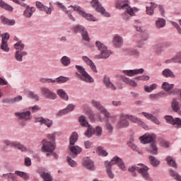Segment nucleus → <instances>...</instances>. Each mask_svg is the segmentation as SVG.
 Wrapping results in <instances>:
<instances>
[{
  "mask_svg": "<svg viewBox=\"0 0 181 181\" xmlns=\"http://www.w3.org/2000/svg\"><path fill=\"white\" fill-rule=\"evenodd\" d=\"M23 56H28V52L16 51L15 53V59L17 62H23Z\"/></svg>",
  "mask_w": 181,
  "mask_h": 181,
  "instance_id": "2f4dec72",
  "label": "nucleus"
},
{
  "mask_svg": "<svg viewBox=\"0 0 181 181\" xmlns=\"http://www.w3.org/2000/svg\"><path fill=\"white\" fill-rule=\"evenodd\" d=\"M22 100H23L22 96L18 95L12 98L4 99L3 100V103H6V104L11 103L12 104H13L15 103H19V101H22Z\"/></svg>",
  "mask_w": 181,
  "mask_h": 181,
  "instance_id": "c756f323",
  "label": "nucleus"
},
{
  "mask_svg": "<svg viewBox=\"0 0 181 181\" xmlns=\"http://www.w3.org/2000/svg\"><path fill=\"white\" fill-rule=\"evenodd\" d=\"M74 31L76 32V33H81L82 35L83 40H86V42H90V37H88V33L87 32V30H86V28L83 27V25H76L74 28Z\"/></svg>",
  "mask_w": 181,
  "mask_h": 181,
  "instance_id": "f8f14e48",
  "label": "nucleus"
},
{
  "mask_svg": "<svg viewBox=\"0 0 181 181\" xmlns=\"http://www.w3.org/2000/svg\"><path fill=\"white\" fill-rule=\"evenodd\" d=\"M35 122H40V124L46 125L47 128H50L53 125V120L44 118L43 117H35Z\"/></svg>",
  "mask_w": 181,
  "mask_h": 181,
  "instance_id": "412c9836",
  "label": "nucleus"
},
{
  "mask_svg": "<svg viewBox=\"0 0 181 181\" xmlns=\"http://www.w3.org/2000/svg\"><path fill=\"white\" fill-rule=\"evenodd\" d=\"M165 119L166 120L168 124H171V125H174L175 128H180L181 127V119L180 118H175L173 119V117L170 115H165Z\"/></svg>",
  "mask_w": 181,
  "mask_h": 181,
  "instance_id": "f3484780",
  "label": "nucleus"
},
{
  "mask_svg": "<svg viewBox=\"0 0 181 181\" xmlns=\"http://www.w3.org/2000/svg\"><path fill=\"white\" fill-rule=\"evenodd\" d=\"M117 9H123L127 15L129 16H134L135 12H138V8H131L130 5L126 4L124 0H119L117 1L115 5Z\"/></svg>",
  "mask_w": 181,
  "mask_h": 181,
  "instance_id": "39448f33",
  "label": "nucleus"
},
{
  "mask_svg": "<svg viewBox=\"0 0 181 181\" xmlns=\"http://www.w3.org/2000/svg\"><path fill=\"white\" fill-rule=\"evenodd\" d=\"M28 97H30V98H32L33 100H35V101H39V95L35 94V93L33 92H29Z\"/></svg>",
  "mask_w": 181,
  "mask_h": 181,
  "instance_id": "5fc2aeb1",
  "label": "nucleus"
},
{
  "mask_svg": "<svg viewBox=\"0 0 181 181\" xmlns=\"http://www.w3.org/2000/svg\"><path fill=\"white\" fill-rule=\"evenodd\" d=\"M69 8H73L74 11H76V12H78L83 18H86L88 21H92L93 22H95V17L93 16V14L86 13L84 11H83V8L78 6H71Z\"/></svg>",
  "mask_w": 181,
  "mask_h": 181,
  "instance_id": "9b49d317",
  "label": "nucleus"
},
{
  "mask_svg": "<svg viewBox=\"0 0 181 181\" xmlns=\"http://www.w3.org/2000/svg\"><path fill=\"white\" fill-rule=\"evenodd\" d=\"M157 87H158V84H156V83H153L150 86H145L144 90L146 93H151V91H153V90H156Z\"/></svg>",
  "mask_w": 181,
  "mask_h": 181,
  "instance_id": "a18cd8bd",
  "label": "nucleus"
},
{
  "mask_svg": "<svg viewBox=\"0 0 181 181\" xmlns=\"http://www.w3.org/2000/svg\"><path fill=\"white\" fill-rule=\"evenodd\" d=\"M161 74L163 77H165V78H175V77H176L175 73L169 69H165L163 70Z\"/></svg>",
  "mask_w": 181,
  "mask_h": 181,
  "instance_id": "b1692460",
  "label": "nucleus"
},
{
  "mask_svg": "<svg viewBox=\"0 0 181 181\" xmlns=\"http://www.w3.org/2000/svg\"><path fill=\"white\" fill-rule=\"evenodd\" d=\"M90 5L92 8H94L97 12H99V13H101V15H103V16H106L108 18L110 16V13L105 11V8L103 7V5L100 4L98 0H92L90 2Z\"/></svg>",
  "mask_w": 181,
  "mask_h": 181,
  "instance_id": "9d476101",
  "label": "nucleus"
},
{
  "mask_svg": "<svg viewBox=\"0 0 181 181\" xmlns=\"http://www.w3.org/2000/svg\"><path fill=\"white\" fill-rule=\"evenodd\" d=\"M141 114L146 118V119H149L151 122L156 124V125H160V121H159L158 117L153 116V115L146 112H142Z\"/></svg>",
  "mask_w": 181,
  "mask_h": 181,
  "instance_id": "4be33fe9",
  "label": "nucleus"
},
{
  "mask_svg": "<svg viewBox=\"0 0 181 181\" xmlns=\"http://www.w3.org/2000/svg\"><path fill=\"white\" fill-rule=\"evenodd\" d=\"M14 115L16 117H18V119H21V121H30V119H32V113H30V111H25L22 112H15Z\"/></svg>",
  "mask_w": 181,
  "mask_h": 181,
  "instance_id": "a211bd4d",
  "label": "nucleus"
},
{
  "mask_svg": "<svg viewBox=\"0 0 181 181\" xmlns=\"http://www.w3.org/2000/svg\"><path fill=\"white\" fill-rule=\"evenodd\" d=\"M170 23H171V25H173V26H174V28H175V29H177V33H179V35H181L180 25H179V24H177V23H175L173 21H170Z\"/></svg>",
  "mask_w": 181,
  "mask_h": 181,
  "instance_id": "864d4df0",
  "label": "nucleus"
},
{
  "mask_svg": "<svg viewBox=\"0 0 181 181\" xmlns=\"http://www.w3.org/2000/svg\"><path fill=\"white\" fill-rule=\"evenodd\" d=\"M160 146L163 147V148H169V143L165 140L162 141L160 142Z\"/></svg>",
  "mask_w": 181,
  "mask_h": 181,
  "instance_id": "0e129e2a",
  "label": "nucleus"
},
{
  "mask_svg": "<svg viewBox=\"0 0 181 181\" xmlns=\"http://www.w3.org/2000/svg\"><path fill=\"white\" fill-rule=\"evenodd\" d=\"M15 175H16L17 176H19L20 177H21L25 181L29 180V175H28L27 173H25L23 171L16 170Z\"/></svg>",
  "mask_w": 181,
  "mask_h": 181,
  "instance_id": "f704fd0d",
  "label": "nucleus"
},
{
  "mask_svg": "<svg viewBox=\"0 0 181 181\" xmlns=\"http://www.w3.org/2000/svg\"><path fill=\"white\" fill-rule=\"evenodd\" d=\"M79 122L82 127H88L86 132H85V135L87 138H91L94 134H96L97 136H101L103 134V129L101 127L97 126L95 129L91 127L87 120H86V117L81 116L79 117Z\"/></svg>",
  "mask_w": 181,
  "mask_h": 181,
  "instance_id": "7ed1b4c3",
  "label": "nucleus"
},
{
  "mask_svg": "<svg viewBox=\"0 0 181 181\" xmlns=\"http://www.w3.org/2000/svg\"><path fill=\"white\" fill-rule=\"evenodd\" d=\"M103 83L105 87H107V88H110L111 90H117V88L115 87V86H114V84L111 83V81H110V77L105 76L103 78Z\"/></svg>",
  "mask_w": 181,
  "mask_h": 181,
  "instance_id": "a878e982",
  "label": "nucleus"
},
{
  "mask_svg": "<svg viewBox=\"0 0 181 181\" xmlns=\"http://www.w3.org/2000/svg\"><path fill=\"white\" fill-rule=\"evenodd\" d=\"M60 62L62 65H64L65 67H67L70 66V63H71V59H70V57L67 56H64L61 58Z\"/></svg>",
  "mask_w": 181,
  "mask_h": 181,
  "instance_id": "4c0bfd02",
  "label": "nucleus"
},
{
  "mask_svg": "<svg viewBox=\"0 0 181 181\" xmlns=\"http://www.w3.org/2000/svg\"><path fill=\"white\" fill-rule=\"evenodd\" d=\"M75 67L78 73H76V76L80 78V80L85 81V83H94V78H93V77H91V76L87 73L84 67L80 65H76Z\"/></svg>",
  "mask_w": 181,
  "mask_h": 181,
  "instance_id": "423d86ee",
  "label": "nucleus"
},
{
  "mask_svg": "<svg viewBox=\"0 0 181 181\" xmlns=\"http://www.w3.org/2000/svg\"><path fill=\"white\" fill-rule=\"evenodd\" d=\"M48 138H49L48 141H49L50 142H54V139H56V136H54V134H49Z\"/></svg>",
  "mask_w": 181,
  "mask_h": 181,
  "instance_id": "774afa93",
  "label": "nucleus"
},
{
  "mask_svg": "<svg viewBox=\"0 0 181 181\" xmlns=\"http://www.w3.org/2000/svg\"><path fill=\"white\" fill-rule=\"evenodd\" d=\"M69 80H70V78L63 76H61L54 79L55 83H57L58 84H63V83H67Z\"/></svg>",
  "mask_w": 181,
  "mask_h": 181,
  "instance_id": "79ce46f5",
  "label": "nucleus"
},
{
  "mask_svg": "<svg viewBox=\"0 0 181 181\" xmlns=\"http://www.w3.org/2000/svg\"><path fill=\"white\" fill-rule=\"evenodd\" d=\"M83 166L86 169H89V170H95V167L94 166V162L91 160H86L83 163Z\"/></svg>",
  "mask_w": 181,
  "mask_h": 181,
  "instance_id": "c85d7f7f",
  "label": "nucleus"
},
{
  "mask_svg": "<svg viewBox=\"0 0 181 181\" xmlns=\"http://www.w3.org/2000/svg\"><path fill=\"white\" fill-rule=\"evenodd\" d=\"M123 83L128 84V86H131L132 87H136L137 84L135 81L127 77V76H121Z\"/></svg>",
  "mask_w": 181,
  "mask_h": 181,
  "instance_id": "cd10ccee",
  "label": "nucleus"
},
{
  "mask_svg": "<svg viewBox=\"0 0 181 181\" xmlns=\"http://www.w3.org/2000/svg\"><path fill=\"white\" fill-rule=\"evenodd\" d=\"M169 173L170 176H171V177H174L175 180L181 181V176L176 171L170 170Z\"/></svg>",
  "mask_w": 181,
  "mask_h": 181,
  "instance_id": "37998d69",
  "label": "nucleus"
},
{
  "mask_svg": "<svg viewBox=\"0 0 181 181\" xmlns=\"http://www.w3.org/2000/svg\"><path fill=\"white\" fill-rule=\"evenodd\" d=\"M4 144L6 145V146H10L11 148H17V149H19L22 152H26L28 151V148H26L25 146L18 141L6 140L4 141Z\"/></svg>",
  "mask_w": 181,
  "mask_h": 181,
  "instance_id": "ddd939ff",
  "label": "nucleus"
},
{
  "mask_svg": "<svg viewBox=\"0 0 181 181\" xmlns=\"http://www.w3.org/2000/svg\"><path fill=\"white\" fill-rule=\"evenodd\" d=\"M14 48L17 52H21L25 49V44L22 43V41H18L16 44H14Z\"/></svg>",
  "mask_w": 181,
  "mask_h": 181,
  "instance_id": "c03bdc74",
  "label": "nucleus"
},
{
  "mask_svg": "<svg viewBox=\"0 0 181 181\" xmlns=\"http://www.w3.org/2000/svg\"><path fill=\"white\" fill-rule=\"evenodd\" d=\"M0 19L3 25H8V26H13V25L15 24V20H9L8 18L4 16H1L0 17Z\"/></svg>",
  "mask_w": 181,
  "mask_h": 181,
  "instance_id": "7c9ffc66",
  "label": "nucleus"
},
{
  "mask_svg": "<svg viewBox=\"0 0 181 181\" xmlns=\"http://www.w3.org/2000/svg\"><path fill=\"white\" fill-rule=\"evenodd\" d=\"M21 6L25 8V9L23 13V16H25V18H32L33 13L36 12V8H35V7H30L25 3H21Z\"/></svg>",
  "mask_w": 181,
  "mask_h": 181,
  "instance_id": "2eb2a0df",
  "label": "nucleus"
},
{
  "mask_svg": "<svg viewBox=\"0 0 181 181\" xmlns=\"http://www.w3.org/2000/svg\"><path fill=\"white\" fill-rule=\"evenodd\" d=\"M173 87H175V84H173V83L170 84L168 82H164L162 84L163 90H164L165 91H167V93H168V94H175V93H173V91H170V90H173Z\"/></svg>",
  "mask_w": 181,
  "mask_h": 181,
  "instance_id": "393cba45",
  "label": "nucleus"
},
{
  "mask_svg": "<svg viewBox=\"0 0 181 181\" xmlns=\"http://www.w3.org/2000/svg\"><path fill=\"white\" fill-rule=\"evenodd\" d=\"M41 93L45 98H48L49 100H56L57 98V95L56 93L50 90V89L47 88H41Z\"/></svg>",
  "mask_w": 181,
  "mask_h": 181,
  "instance_id": "6ab92c4d",
  "label": "nucleus"
},
{
  "mask_svg": "<svg viewBox=\"0 0 181 181\" xmlns=\"http://www.w3.org/2000/svg\"><path fill=\"white\" fill-rule=\"evenodd\" d=\"M1 49L4 50V52H9V47H8V42H1Z\"/></svg>",
  "mask_w": 181,
  "mask_h": 181,
  "instance_id": "bf43d9fd",
  "label": "nucleus"
},
{
  "mask_svg": "<svg viewBox=\"0 0 181 181\" xmlns=\"http://www.w3.org/2000/svg\"><path fill=\"white\" fill-rule=\"evenodd\" d=\"M29 110H31L32 112L35 113V112H37V111H40V110H42V108L40 107H39V105H35L33 107H30Z\"/></svg>",
  "mask_w": 181,
  "mask_h": 181,
  "instance_id": "4d7b16f0",
  "label": "nucleus"
},
{
  "mask_svg": "<svg viewBox=\"0 0 181 181\" xmlns=\"http://www.w3.org/2000/svg\"><path fill=\"white\" fill-rule=\"evenodd\" d=\"M75 67L78 73H76V76L80 78V80L85 81V83H94V78H93V77H91V76L87 73L84 67L80 65H76Z\"/></svg>",
  "mask_w": 181,
  "mask_h": 181,
  "instance_id": "0eeeda50",
  "label": "nucleus"
},
{
  "mask_svg": "<svg viewBox=\"0 0 181 181\" xmlns=\"http://www.w3.org/2000/svg\"><path fill=\"white\" fill-rule=\"evenodd\" d=\"M147 151L153 155H158V147L155 143L151 144L150 147L147 148Z\"/></svg>",
  "mask_w": 181,
  "mask_h": 181,
  "instance_id": "58836bf2",
  "label": "nucleus"
},
{
  "mask_svg": "<svg viewBox=\"0 0 181 181\" xmlns=\"http://www.w3.org/2000/svg\"><path fill=\"white\" fill-rule=\"evenodd\" d=\"M83 62L86 63L90 67V69L93 71L94 73H98V70H97V66H95V64L93 62L90 58H88L87 56H83L81 57Z\"/></svg>",
  "mask_w": 181,
  "mask_h": 181,
  "instance_id": "aec40b11",
  "label": "nucleus"
},
{
  "mask_svg": "<svg viewBox=\"0 0 181 181\" xmlns=\"http://www.w3.org/2000/svg\"><path fill=\"white\" fill-rule=\"evenodd\" d=\"M166 162L169 166H172V168H176V161H175L173 158L171 156H168L166 158Z\"/></svg>",
  "mask_w": 181,
  "mask_h": 181,
  "instance_id": "49530a36",
  "label": "nucleus"
},
{
  "mask_svg": "<svg viewBox=\"0 0 181 181\" xmlns=\"http://www.w3.org/2000/svg\"><path fill=\"white\" fill-rule=\"evenodd\" d=\"M146 12L147 15H149L150 16H152L154 13V11L152 9L151 6H146Z\"/></svg>",
  "mask_w": 181,
  "mask_h": 181,
  "instance_id": "052dcab7",
  "label": "nucleus"
},
{
  "mask_svg": "<svg viewBox=\"0 0 181 181\" xmlns=\"http://www.w3.org/2000/svg\"><path fill=\"white\" fill-rule=\"evenodd\" d=\"M78 140V134L77 132H74L71 134L70 138H69V144L70 145H74Z\"/></svg>",
  "mask_w": 181,
  "mask_h": 181,
  "instance_id": "e433bc0d",
  "label": "nucleus"
},
{
  "mask_svg": "<svg viewBox=\"0 0 181 181\" xmlns=\"http://www.w3.org/2000/svg\"><path fill=\"white\" fill-rule=\"evenodd\" d=\"M123 74L128 76V77H134L136 74H142L144 73V69H133V70H123Z\"/></svg>",
  "mask_w": 181,
  "mask_h": 181,
  "instance_id": "5701e85b",
  "label": "nucleus"
},
{
  "mask_svg": "<svg viewBox=\"0 0 181 181\" xmlns=\"http://www.w3.org/2000/svg\"><path fill=\"white\" fill-rule=\"evenodd\" d=\"M67 163L71 168H76L77 166V162H76L74 160L71 159L70 157H67Z\"/></svg>",
  "mask_w": 181,
  "mask_h": 181,
  "instance_id": "09e8293b",
  "label": "nucleus"
},
{
  "mask_svg": "<svg viewBox=\"0 0 181 181\" xmlns=\"http://www.w3.org/2000/svg\"><path fill=\"white\" fill-rule=\"evenodd\" d=\"M1 37V43H8V40H9V34L8 33H6L5 34L2 35Z\"/></svg>",
  "mask_w": 181,
  "mask_h": 181,
  "instance_id": "6e6d98bb",
  "label": "nucleus"
},
{
  "mask_svg": "<svg viewBox=\"0 0 181 181\" xmlns=\"http://www.w3.org/2000/svg\"><path fill=\"white\" fill-rule=\"evenodd\" d=\"M52 8H53V6L47 7L46 6H44L41 11L45 12L47 15H52Z\"/></svg>",
  "mask_w": 181,
  "mask_h": 181,
  "instance_id": "603ef678",
  "label": "nucleus"
},
{
  "mask_svg": "<svg viewBox=\"0 0 181 181\" xmlns=\"http://www.w3.org/2000/svg\"><path fill=\"white\" fill-rule=\"evenodd\" d=\"M57 94L62 99L64 100L65 101H69V95H67V93L64 91L63 89H59L57 91Z\"/></svg>",
  "mask_w": 181,
  "mask_h": 181,
  "instance_id": "473e14b6",
  "label": "nucleus"
},
{
  "mask_svg": "<svg viewBox=\"0 0 181 181\" xmlns=\"http://www.w3.org/2000/svg\"><path fill=\"white\" fill-rule=\"evenodd\" d=\"M36 6H37V8H38V9L40 11H42V9H43V7L45 6V5L43 4H42V2L36 1Z\"/></svg>",
  "mask_w": 181,
  "mask_h": 181,
  "instance_id": "69168bd1",
  "label": "nucleus"
},
{
  "mask_svg": "<svg viewBox=\"0 0 181 181\" xmlns=\"http://www.w3.org/2000/svg\"><path fill=\"white\" fill-rule=\"evenodd\" d=\"M25 166H30V165H32V160L30 158H25Z\"/></svg>",
  "mask_w": 181,
  "mask_h": 181,
  "instance_id": "338daca9",
  "label": "nucleus"
},
{
  "mask_svg": "<svg viewBox=\"0 0 181 181\" xmlns=\"http://www.w3.org/2000/svg\"><path fill=\"white\" fill-rule=\"evenodd\" d=\"M0 6L6 11H8V12H12V11H13V7L5 3V1H3L2 0H0Z\"/></svg>",
  "mask_w": 181,
  "mask_h": 181,
  "instance_id": "ea45409f",
  "label": "nucleus"
},
{
  "mask_svg": "<svg viewBox=\"0 0 181 181\" xmlns=\"http://www.w3.org/2000/svg\"><path fill=\"white\" fill-rule=\"evenodd\" d=\"M128 146L133 151H135L136 152H138L139 153H140L139 148H138V146L136 145H135V144H134L132 142H129Z\"/></svg>",
  "mask_w": 181,
  "mask_h": 181,
  "instance_id": "3c124183",
  "label": "nucleus"
},
{
  "mask_svg": "<svg viewBox=\"0 0 181 181\" xmlns=\"http://www.w3.org/2000/svg\"><path fill=\"white\" fill-rule=\"evenodd\" d=\"M122 37H119V35H115L112 40V44L115 47H121L122 46Z\"/></svg>",
  "mask_w": 181,
  "mask_h": 181,
  "instance_id": "bb28decb",
  "label": "nucleus"
},
{
  "mask_svg": "<svg viewBox=\"0 0 181 181\" xmlns=\"http://www.w3.org/2000/svg\"><path fill=\"white\" fill-rule=\"evenodd\" d=\"M138 165L140 167H137L136 165H132L129 167L128 171L130 172L133 176H136V173L135 172H138V173H139L145 180H151V177L148 173L149 168L144 164Z\"/></svg>",
  "mask_w": 181,
  "mask_h": 181,
  "instance_id": "20e7f679",
  "label": "nucleus"
},
{
  "mask_svg": "<svg viewBox=\"0 0 181 181\" xmlns=\"http://www.w3.org/2000/svg\"><path fill=\"white\" fill-rule=\"evenodd\" d=\"M74 108H76V106L73 104H69L66 108V111L67 112V114H69V112H71V111L74 110Z\"/></svg>",
  "mask_w": 181,
  "mask_h": 181,
  "instance_id": "13d9d810",
  "label": "nucleus"
},
{
  "mask_svg": "<svg viewBox=\"0 0 181 181\" xmlns=\"http://www.w3.org/2000/svg\"><path fill=\"white\" fill-rule=\"evenodd\" d=\"M69 151H71V152H72L74 155H78V153H81L83 149H81V148L78 146H69Z\"/></svg>",
  "mask_w": 181,
  "mask_h": 181,
  "instance_id": "a19ab883",
  "label": "nucleus"
},
{
  "mask_svg": "<svg viewBox=\"0 0 181 181\" xmlns=\"http://www.w3.org/2000/svg\"><path fill=\"white\" fill-rule=\"evenodd\" d=\"M150 163H151L152 166H158L159 163H160V161L159 160L156 159V158L151 156L149 157Z\"/></svg>",
  "mask_w": 181,
  "mask_h": 181,
  "instance_id": "de8ad7c7",
  "label": "nucleus"
},
{
  "mask_svg": "<svg viewBox=\"0 0 181 181\" xmlns=\"http://www.w3.org/2000/svg\"><path fill=\"white\" fill-rule=\"evenodd\" d=\"M134 124H136L144 129H148V125L142 119L131 115H127L125 113H120L119 121L117 124V128L119 129L121 128H128L129 127V121Z\"/></svg>",
  "mask_w": 181,
  "mask_h": 181,
  "instance_id": "f257e3e1",
  "label": "nucleus"
},
{
  "mask_svg": "<svg viewBox=\"0 0 181 181\" xmlns=\"http://www.w3.org/2000/svg\"><path fill=\"white\" fill-rule=\"evenodd\" d=\"M40 83H56V81L53 78H41L40 79Z\"/></svg>",
  "mask_w": 181,
  "mask_h": 181,
  "instance_id": "8fccbe9b",
  "label": "nucleus"
},
{
  "mask_svg": "<svg viewBox=\"0 0 181 181\" xmlns=\"http://www.w3.org/2000/svg\"><path fill=\"white\" fill-rule=\"evenodd\" d=\"M91 104L93 107H95V108H96L98 111H100L102 114H103L106 118H110V112L107 111V109H105L100 102L92 100Z\"/></svg>",
  "mask_w": 181,
  "mask_h": 181,
  "instance_id": "4468645a",
  "label": "nucleus"
},
{
  "mask_svg": "<svg viewBox=\"0 0 181 181\" xmlns=\"http://www.w3.org/2000/svg\"><path fill=\"white\" fill-rule=\"evenodd\" d=\"M166 63H180L181 64V52L177 54L171 59L167 60Z\"/></svg>",
  "mask_w": 181,
  "mask_h": 181,
  "instance_id": "72a5a7b5",
  "label": "nucleus"
},
{
  "mask_svg": "<svg viewBox=\"0 0 181 181\" xmlns=\"http://www.w3.org/2000/svg\"><path fill=\"white\" fill-rule=\"evenodd\" d=\"M67 114V111L66 109L61 110L58 113H57V117H62L63 115H66Z\"/></svg>",
  "mask_w": 181,
  "mask_h": 181,
  "instance_id": "e2e57ef3",
  "label": "nucleus"
},
{
  "mask_svg": "<svg viewBox=\"0 0 181 181\" xmlns=\"http://www.w3.org/2000/svg\"><path fill=\"white\" fill-rule=\"evenodd\" d=\"M155 139H156V135L153 134H145L143 136L139 137V140L141 144H150V142H155Z\"/></svg>",
  "mask_w": 181,
  "mask_h": 181,
  "instance_id": "dca6fc26",
  "label": "nucleus"
},
{
  "mask_svg": "<svg viewBox=\"0 0 181 181\" xmlns=\"http://www.w3.org/2000/svg\"><path fill=\"white\" fill-rule=\"evenodd\" d=\"M42 152H48L49 153H53V151L56 149V145L54 141H49V140H43L42 141Z\"/></svg>",
  "mask_w": 181,
  "mask_h": 181,
  "instance_id": "1a4fd4ad",
  "label": "nucleus"
},
{
  "mask_svg": "<svg viewBox=\"0 0 181 181\" xmlns=\"http://www.w3.org/2000/svg\"><path fill=\"white\" fill-rule=\"evenodd\" d=\"M95 46L100 50V54H99L100 59H108L109 56H111V50H109L105 45L103 44L100 41H96Z\"/></svg>",
  "mask_w": 181,
  "mask_h": 181,
  "instance_id": "6e6552de",
  "label": "nucleus"
},
{
  "mask_svg": "<svg viewBox=\"0 0 181 181\" xmlns=\"http://www.w3.org/2000/svg\"><path fill=\"white\" fill-rule=\"evenodd\" d=\"M114 165H117L121 170L125 172L127 170V167H125V163L122 160V158L118 157V156H115L112 158V159L107 163L106 166V172L107 175L110 177V179H114V173L111 170Z\"/></svg>",
  "mask_w": 181,
  "mask_h": 181,
  "instance_id": "f03ea898",
  "label": "nucleus"
},
{
  "mask_svg": "<svg viewBox=\"0 0 181 181\" xmlns=\"http://www.w3.org/2000/svg\"><path fill=\"white\" fill-rule=\"evenodd\" d=\"M166 25V21L164 18H158L156 21V26L158 29L165 28Z\"/></svg>",
  "mask_w": 181,
  "mask_h": 181,
  "instance_id": "c9c22d12",
  "label": "nucleus"
},
{
  "mask_svg": "<svg viewBox=\"0 0 181 181\" xmlns=\"http://www.w3.org/2000/svg\"><path fill=\"white\" fill-rule=\"evenodd\" d=\"M86 149H90V148H93V143L90 141H86L84 142Z\"/></svg>",
  "mask_w": 181,
  "mask_h": 181,
  "instance_id": "680f3d73",
  "label": "nucleus"
}]
</instances>
